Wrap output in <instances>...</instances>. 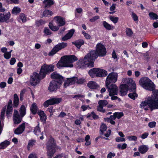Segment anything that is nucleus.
<instances>
[{"instance_id": "obj_13", "label": "nucleus", "mask_w": 158, "mask_h": 158, "mask_svg": "<svg viewBox=\"0 0 158 158\" xmlns=\"http://www.w3.org/2000/svg\"><path fill=\"white\" fill-rule=\"evenodd\" d=\"M64 57V61L67 63L68 67H73V65L72 64L73 62L77 60V58L74 55L66 56Z\"/></svg>"}, {"instance_id": "obj_6", "label": "nucleus", "mask_w": 158, "mask_h": 158, "mask_svg": "<svg viewBox=\"0 0 158 158\" xmlns=\"http://www.w3.org/2000/svg\"><path fill=\"white\" fill-rule=\"evenodd\" d=\"M140 85L144 89L153 91L155 90V85L152 81L147 77L141 78L139 81Z\"/></svg>"}, {"instance_id": "obj_23", "label": "nucleus", "mask_w": 158, "mask_h": 158, "mask_svg": "<svg viewBox=\"0 0 158 158\" xmlns=\"http://www.w3.org/2000/svg\"><path fill=\"white\" fill-rule=\"evenodd\" d=\"M88 87L92 89H96L99 87V85L95 81H89L87 84Z\"/></svg>"}, {"instance_id": "obj_42", "label": "nucleus", "mask_w": 158, "mask_h": 158, "mask_svg": "<svg viewBox=\"0 0 158 158\" xmlns=\"http://www.w3.org/2000/svg\"><path fill=\"white\" fill-rule=\"evenodd\" d=\"M44 33L47 36L50 35L52 32L47 27H45L44 30Z\"/></svg>"}, {"instance_id": "obj_35", "label": "nucleus", "mask_w": 158, "mask_h": 158, "mask_svg": "<svg viewBox=\"0 0 158 158\" xmlns=\"http://www.w3.org/2000/svg\"><path fill=\"white\" fill-rule=\"evenodd\" d=\"M21 11V10L20 8L16 6H15L12 10L11 13L12 14L16 15L19 14Z\"/></svg>"}, {"instance_id": "obj_34", "label": "nucleus", "mask_w": 158, "mask_h": 158, "mask_svg": "<svg viewBox=\"0 0 158 158\" xmlns=\"http://www.w3.org/2000/svg\"><path fill=\"white\" fill-rule=\"evenodd\" d=\"M73 77L75 78H74L75 79L74 80V85L76 84H81L84 83L85 82V80L83 79H78V77Z\"/></svg>"}, {"instance_id": "obj_4", "label": "nucleus", "mask_w": 158, "mask_h": 158, "mask_svg": "<svg viewBox=\"0 0 158 158\" xmlns=\"http://www.w3.org/2000/svg\"><path fill=\"white\" fill-rule=\"evenodd\" d=\"M99 56L96 53L95 50L91 51L85 55L84 58L79 60V63L81 67H87L89 68L94 67V62L95 60L98 58Z\"/></svg>"}, {"instance_id": "obj_58", "label": "nucleus", "mask_w": 158, "mask_h": 158, "mask_svg": "<svg viewBox=\"0 0 158 158\" xmlns=\"http://www.w3.org/2000/svg\"><path fill=\"white\" fill-rule=\"evenodd\" d=\"M115 156V154L114 153H112L110 152L108 154L107 157V158H112Z\"/></svg>"}, {"instance_id": "obj_30", "label": "nucleus", "mask_w": 158, "mask_h": 158, "mask_svg": "<svg viewBox=\"0 0 158 158\" xmlns=\"http://www.w3.org/2000/svg\"><path fill=\"white\" fill-rule=\"evenodd\" d=\"M26 108L25 105H22L19 110V113L22 117H24L26 114Z\"/></svg>"}, {"instance_id": "obj_62", "label": "nucleus", "mask_w": 158, "mask_h": 158, "mask_svg": "<svg viewBox=\"0 0 158 158\" xmlns=\"http://www.w3.org/2000/svg\"><path fill=\"white\" fill-rule=\"evenodd\" d=\"M6 82H1L0 83V87L2 88H4L6 86Z\"/></svg>"}, {"instance_id": "obj_43", "label": "nucleus", "mask_w": 158, "mask_h": 158, "mask_svg": "<svg viewBox=\"0 0 158 158\" xmlns=\"http://www.w3.org/2000/svg\"><path fill=\"white\" fill-rule=\"evenodd\" d=\"M126 32L127 35L129 37L131 36L133 34L132 30L130 28H126Z\"/></svg>"}, {"instance_id": "obj_28", "label": "nucleus", "mask_w": 158, "mask_h": 158, "mask_svg": "<svg viewBox=\"0 0 158 158\" xmlns=\"http://www.w3.org/2000/svg\"><path fill=\"white\" fill-rule=\"evenodd\" d=\"M44 10L43 12V15L44 17H50L53 14V13L52 11L48 10L49 8H44Z\"/></svg>"}, {"instance_id": "obj_17", "label": "nucleus", "mask_w": 158, "mask_h": 158, "mask_svg": "<svg viewBox=\"0 0 158 158\" xmlns=\"http://www.w3.org/2000/svg\"><path fill=\"white\" fill-rule=\"evenodd\" d=\"M25 129V123H23L20 125L14 131L15 134L19 135L22 134L24 131Z\"/></svg>"}, {"instance_id": "obj_39", "label": "nucleus", "mask_w": 158, "mask_h": 158, "mask_svg": "<svg viewBox=\"0 0 158 158\" xmlns=\"http://www.w3.org/2000/svg\"><path fill=\"white\" fill-rule=\"evenodd\" d=\"M34 132V134L36 135H39L40 134L41 131L39 126V124L35 128Z\"/></svg>"}, {"instance_id": "obj_54", "label": "nucleus", "mask_w": 158, "mask_h": 158, "mask_svg": "<svg viewBox=\"0 0 158 158\" xmlns=\"http://www.w3.org/2000/svg\"><path fill=\"white\" fill-rule=\"evenodd\" d=\"M156 123L155 121L149 122L148 124V126L150 128H153L156 126Z\"/></svg>"}, {"instance_id": "obj_51", "label": "nucleus", "mask_w": 158, "mask_h": 158, "mask_svg": "<svg viewBox=\"0 0 158 158\" xmlns=\"http://www.w3.org/2000/svg\"><path fill=\"white\" fill-rule=\"evenodd\" d=\"M5 112H6V108H3L2 109V111L1 113L0 117H1V119H3L4 118Z\"/></svg>"}, {"instance_id": "obj_19", "label": "nucleus", "mask_w": 158, "mask_h": 158, "mask_svg": "<svg viewBox=\"0 0 158 158\" xmlns=\"http://www.w3.org/2000/svg\"><path fill=\"white\" fill-rule=\"evenodd\" d=\"M75 78L73 77L67 78L66 80L65 81L64 83V87L66 88L70 85H74V80L75 79L73 78Z\"/></svg>"}, {"instance_id": "obj_46", "label": "nucleus", "mask_w": 158, "mask_h": 158, "mask_svg": "<svg viewBox=\"0 0 158 158\" xmlns=\"http://www.w3.org/2000/svg\"><path fill=\"white\" fill-rule=\"evenodd\" d=\"M45 21L43 20L42 19H40L38 20H36L35 21V24L38 27H39L40 26L45 24Z\"/></svg>"}, {"instance_id": "obj_59", "label": "nucleus", "mask_w": 158, "mask_h": 158, "mask_svg": "<svg viewBox=\"0 0 158 158\" xmlns=\"http://www.w3.org/2000/svg\"><path fill=\"white\" fill-rule=\"evenodd\" d=\"M19 101H13V107L14 108H17L19 106Z\"/></svg>"}, {"instance_id": "obj_36", "label": "nucleus", "mask_w": 158, "mask_h": 158, "mask_svg": "<svg viewBox=\"0 0 158 158\" xmlns=\"http://www.w3.org/2000/svg\"><path fill=\"white\" fill-rule=\"evenodd\" d=\"M106 129L107 126L106 125L103 123H102L100 127V135H103L104 132L106 131Z\"/></svg>"}, {"instance_id": "obj_40", "label": "nucleus", "mask_w": 158, "mask_h": 158, "mask_svg": "<svg viewBox=\"0 0 158 158\" xmlns=\"http://www.w3.org/2000/svg\"><path fill=\"white\" fill-rule=\"evenodd\" d=\"M13 106H7L6 111V114L7 116H9V114H12V113L13 111Z\"/></svg>"}, {"instance_id": "obj_3", "label": "nucleus", "mask_w": 158, "mask_h": 158, "mask_svg": "<svg viewBox=\"0 0 158 158\" xmlns=\"http://www.w3.org/2000/svg\"><path fill=\"white\" fill-rule=\"evenodd\" d=\"M117 73L114 72L110 73L106 77V86L108 89L110 96L117 94L118 87L115 84H113L117 81Z\"/></svg>"}, {"instance_id": "obj_48", "label": "nucleus", "mask_w": 158, "mask_h": 158, "mask_svg": "<svg viewBox=\"0 0 158 158\" xmlns=\"http://www.w3.org/2000/svg\"><path fill=\"white\" fill-rule=\"evenodd\" d=\"M98 103L99 105H100L103 106L107 105L108 104V102L106 100H100L98 102Z\"/></svg>"}, {"instance_id": "obj_38", "label": "nucleus", "mask_w": 158, "mask_h": 158, "mask_svg": "<svg viewBox=\"0 0 158 158\" xmlns=\"http://www.w3.org/2000/svg\"><path fill=\"white\" fill-rule=\"evenodd\" d=\"M36 143V140L34 139H31L29 140L28 141L27 148L28 149L32 147L34 145H35V143Z\"/></svg>"}, {"instance_id": "obj_11", "label": "nucleus", "mask_w": 158, "mask_h": 158, "mask_svg": "<svg viewBox=\"0 0 158 158\" xmlns=\"http://www.w3.org/2000/svg\"><path fill=\"white\" fill-rule=\"evenodd\" d=\"M62 99L61 98L56 97L51 98L50 99L45 101L43 104L45 107H48L49 105H53L58 104L62 102Z\"/></svg>"}, {"instance_id": "obj_24", "label": "nucleus", "mask_w": 158, "mask_h": 158, "mask_svg": "<svg viewBox=\"0 0 158 158\" xmlns=\"http://www.w3.org/2000/svg\"><path fill=\"white\" fill-rule=\"evenodd\" d=\"M72 44L75 45L77 48L80 49L81 46L84 44V41L83 40L79 39L72 42Z\"/></svg>"}, {"instance_id": "obj_18", "label": "nucleus", "mask_w": 158, "mask_h": 158, "mask_svg": "<svg viewBox=\"0 0 158 158\" xmlns=\"http://www.w3.org/2000/svg\"><path fill=\"white\" fill-rule=\"evenodd\" d=\"M54 3L53 0H44L43 2L44 8L50 9Z\"/></svg>"}, {"instance_id": "obj_10", "label": "nucleus", "mask_w": 158, "mask_h": 158, "mask_svg": "<svg viewBox=\"0 0 158 158\" xmlns=\"http://www.w3.org/2000/svg\"><path fill=\"white\" fill-rule=\"evenodd\" d=\"M67 43L61 42L56 45L52 50L49 53V56H52L62 49L66 48L67 46Z\"/></svg>"}, {"instance_id": "obj_56", "label": "nucleus", "mask_w": 158, "mask_h": 158, "mask_svg": "<svg viewBox=\"0 0 158 158\" xmlns=\"http://www.w3.org/2000/svg\"><path fill=\"white\" fill-rule=\"evenodd\" d=\"M88 108L90 109L89 105H82L81 107V108L82 110V111H83L86 110Z\"/></svg>"}, {"instance_id": "obj_55", "label": "nucleus", "mask_w": 158, "mask_h": 158, "mask_svg": "<svg viewBox=\"0 0 158 158\" xmlns=\"http://www.w3.org/2000/svg\"><path fill=\"white\" fill-rule=\"evenodd\" d=\"M99 19V16H95L89 19V21L91 22H94L96 20Z\"/></svg>"}, {"instance_id": "obj_63", "label": "nucleus", "mask_w": 158, "mask_h": 158, "mask_svg": "<svg viewBox=\"0 0 158 158\" xmlns=\"http://www.w3.org/2000/svg\"><path fill=\"white\" fill-rule=\"evenodd\" d=\"M112 58H113L114 59L117 58V55L116 54L114 50L112 52Z\"/></svg>"}, {"instance_id": "obj_33", "label": "nucleus", "mask_w": 158, "mask_h": 158, "mask_svg": "<svg viewBox=\"0 0 158 158\" xmlns=\"http://www.w3.org/2000/svg\"><path fill=\"white\" fill-rule=\"evenodd\" d=\"M10 144L9 141L5 140L0 143V149L6 148Z\"/></svg>"}, {"instance_id": "obj_1", "label": "nucleus", "mask_w": 158, "mask_h": 158, "mask_svg": "<svg viewBox=\"0 0 158 158\" xmlns=\"http://www.w3.org/2000/svg\"><path fill=\"white\" fill-rule=\"evenodd\" d=\"M54 65L52 64H44L41 67L39 73L34 72L31 76L30 82L32 86H35L40 81L45 78L47 75L49 74L54 70Z\"/></svg>"}, {"instance_id": "obj_16", "label": "nucleus", "mask_w": 158, "mask_h": 158, "mask_svg": "<svg viewBox=\"0 0 158 158\" xmlns=\"http://www.w3.org/2000/svg\"><path fill=\"white\" fill-rule=\"evenodd\" d=\"M54 19L59 27L63 26L65 24L64 19L61 16H56L54 17Z\"/></svg>"}, {"instance_id": "obj_57", "label": "nucleus", "mask_w": 158, "mask_h": 158, "mask_svg": "<svg viewBox=\"0 0 158 158\" xmlns=\"http://www.w3.org/2000/svg\"><path fill=\"white\" fill-rule=\"evenodd\" d=\"M16 61L15 58L14 57H12L10 59V63L11 65H13L15 63Z\"/></svg>"}, {"instance_id": "obj_12", "label": "nucleus", "mask_w": 158, "mask_h": 158, "mask_svg": "<svg viewBox=\"0 0 158 158\" xmlns=\"http://www.w3.org/2000/svg\"><path fill=\"white\" fill-rule=\"evenodd\" d=\"M61 85L55 80H52L50 81L48 89L51 92H56Z\"/></svg>"}, {"instance_id": "obj_25", "label": "nucleus", "mask_w": 158, "mask_h": 158, "mask_svg": "<svg viewBox=\"0 0 158 158\" xmlns=\"http://www.w3.org/2000/svg\"><path fill=\"white\" fill-rule=\"evenodd\" d=\"M30 111L31 113L34 115L37 113V111L38 110V108L36 103L34 102L30 107Z\"/></svg>"}, {"instance_id": "obj_15", "label": "nucleus", "mask_w": 158, "mask_h": 158, "mask_svg": "<svg viewBox=\"0 0 158 158\" xmlns=\"http://www.w3.org/2000/svg\"><path fill=\"white\" fill-rule=\"evenodd\" d=\"M10 16L11 14L9 12L5 14L0 13V23H8Z\"/></svg>"}, {"instance_id": "obj_47", "label": "nucleus", "mask_w": 158, "mask_h": 158, "mask_svg": "<svg viewBox=\"0 0 158 158\" xmlns=\"http://www.w3.org/2000/svg\"><path fill=\"white\" fill-rule=\"evenodd\" d=\"M114 114L116 117V118L119 119L120 118L124 116V114L123 112H115Z\"/></svg>"}, {"instance_id": "obj_5", "label": "nucleus", "mask_w": 158, "mask_h": 158, "mask_svg": "<svg viewBox=\"0 0 158 158\" xmlns=\"http://www.w3.org/2000/svg\"><path fill=\"white\" fill-rule=\"evenodd\" d=\"M89 76L92 78L103 77L108 74L107 71L99 68H94L90 69L88 72Z\"/></svg>"}, {"instance_id": "obj_22", "label": "nucleus", "mask_w": 158, "mask_h": 158, "mask_svg": "<svg viewBox=\"0 0 158 158\" xmlns=\"http://www.w3.org/2000/svg\"><path fill=\"white\" fill-rule=\"evenodd\" d=\"M37 114L40 116L41 121L44 123H45L47 119V116L44 111L40 110L37 112Z\"/></svg>"}, {"instance_id": "obj_60", "label": "nucleus", "mask_w": 158, "mask_h": 158, "mask_svg": "<svg viewBox=\"0 0 158 158\" xmlns=\"http://www.w3.org/2000/svg\"><path fill=\"white\" fill-rule=\"evenodd\" d=\"M148 135H149V134L148 133L145 132L142 135L141 138L143 139H146V138H147L148 137Z\"/></svg>"}, {"instance_id": "obj_27", "label": "nucleus", "mask_w": 158, "mask_h": 158, "mask_svg": "<svg viewBox=\"0 0 158 158\" xmlns=\"http://www.w3.org/2000/svg\"><path fill=\"white\" fill-rule=\"evenodd\" d=\"M23 117H22L20 115L18 116H13V120L14 123L16 124H19L21 122Z\"/></svg>"}, {"instance_id": "obj_9", "label": "nucleus", "mask_w": 158, "mask_h": 158, "mask_svg": "<svg viewBox=\"0 0 158 158\" xmlns=\"http://www.w3.org/2000/svg\"><path fill=\"white\" fill-rule=\"evenodd\" d=\"M95 50L98 56L100 57H104L107 53L106 48L103 44L101 43H98L97 44Z\"/></svg>"}, {"instance_id": "obj_41", "label": "nucleus", "mask_w": 158, "mask_h": 158, "mask_svg": "<svg viewBox=\"0 0 158 158\" xmlns=\"http://www.w3.org/2000/svg\"><path fill=\"white\" fill-rule=\"evenodd\" d=\"M149 16L150 18L152 19H158V16L156 14L152 12L149 13Z\"/></svg>"}, {"instance_id": "obj_50", "label": "nucleus", "mask_w": 158, "mask_h": 158, "mask_svg": "<svg viewBox=\"0 0 158 158\" xmlns=\"http://www.w3.org/2000/svg\"><path fill=\"white\" fill-rule=\"evenodd\" d=\"M127 147V144L126 143H124L122 146L120 144H118L117 145V148L118 149H121L122 150H124Z\"/></svg>"}, {"instance_id": "obj_29", "label": "nucleus", "mask_w": 158, "mask_h": 158, "mask_svg": "<svg viewBox=\"0 0 158 158\" xmlns=\"http://www.w3.org/2000/svg\"><path fill=\"white\" fill-rule=\"evenodd\" d=\"M148 148L146 145H143L139 147L138 150L141 153L144 154L148 151Z\"/></svg>"}, {"instance_id": "obj_14", "label": "nucleus", "mask_w": 158, "mask_h": 158, "mask_svg": "<svg viewBox=\"0 0 158 158\" xmlns=\"http://www.w3.org/2000/svg\"><path fill=\"white\" fill-rule=\"evenodd\" d=\"M51 78L56 79L55 80L60 84H62L64 81L63 77L56 72H54L51 74Z\"/></svg>"}, {"instance_id": "obj_44", "label": "nucleus", "mask_w": 158, "mask_h": 158, "mask_svg": "<svg viewBox=\"0 0 158 158\" xmlns=\"http://www.w3.org/2000/svg\"><path fill=\"white\" fill-rule=\"evenodd\" d=\"M19 19L22 20L23 23H25L27 21L26 17L23 13H21L20 15Z\"/></svg>"}, {"instance_id": "obj_53", "label": "nucleus", "mask_w": 158, "mask_h": 158, "mask_svg": "<svg viewBox=\"0 0 158 158\" xmlns=\"http://www.w3.org/2000/svg\"><path fill=\"white\" fill-rule=\"evenodd\" d=\"M128 139L130 141H136L137 139V137L136 136H129L128 137Z\"/></svg>"}, {"instance_id": "obj_8", "label": "nucleus", "mask_w": 158, "mask_h": 158, "mask_svg": "<svg viewBox=\"0 0 158 158\" xmlns=\"http://www.w3.org/2000/svg\"><path fill=\"white\" fill-rule=\"evenodd\" d=\"M153 102L154 101L152 99V97H149L146 101H142L141 102L140 106L141 108H143L144 107L148 105L151 111L153 110L158 109V107Z\"/></svg>"}, {"instance_id": "obj_52", "label": "nucleus", "mask_w": 158, "mask_h": 158, "mask_svg": "<svg viewBox=\"0 0 158 158\" xmlns=\"http://www.w3.org/2000/svg\"><path fill=\"white\" fill-rule=\"evenodd\" d=\"M131 17L135 21H137L138 18L137 15L134 12L132 13Z\"/></svg>"}, {"instance_id": "obj_20", "label": "nucleus", "mask_w": 158, "mask_h": 158, "mask_svg": "<svg viewBox=\"0 0 158 158\" xmlns=\"http://www.w3.org/2000/svg\"><path fill=\"white\" fill-rule=\"evenodd\" d=\"M64 57L63 56L61 57L60 60L56 64V66L58 68L60 69L62 67H68L67 63H66L65 61H64Z\"/></svg>"}, {"instance_id": "obj_37", "label": "nucleus", "mask_w": 158, "mask_h": 158, "mask_svg": "<svg viewBox=\"0 0 158 158\" xmlns=\"http://www.w3.org/2000/svg\"><path fill=\"white\" fill-rule=\"evenodd\" d=\"M49 28L53 31H56L59 29V27L58 26H54L53 24L50 23L48 25Z\"/></svg>"}, {"instance_id": "obj_21", "label": "nucleus", "mask_w": 158, "mask_h": 158, "mask_svg": "<svg viewBox=\"0 0 158 158\" xmlns=\"http://www.w3.org/2000/svg\"><path fill=\"white\" fill-rule=\"evenodd\" d=\"M74 32L75 30L73 29L69 30V32L62 37V40L64 41L70 39L72 37Z\"/></svg>"}, {"instance_id": "obj_45", "label": "nucleus", "mask_w": 158, "mask_h": 158, "mask_svg": "<svg viewBox=\"0 0 158 158\" xmlns=\"http://www.w3.org/2000/svg\"><path fill=\"white\" fill-rule=\"evenodd\" d=\"M12 50H11L10 52H6L4 54V57L6 59H9L11 57V52Z\"/></svg>"}, {"instance_id": "obj_49", "label": "nucleus", "mask_w": 158, "mask_h": 158, "mask_svg": "<svg viewBox=\"0 0 158 158\" xmlns=\"http://www.w3.org/2000/svg\"><path fill=\"white\" fill-rule=\"evenodd\" d=\"M118 17H115L113 16H111L110 17V19L114 23H117L118 20Z\"/></svg>"}, {"instance_id": "obj_7", "label": "nucleus", "mask_w": 158, "mask_h": 158, "mask_svg": "<svg viewBox=\"0 0 158 158\" xmlns=\"http://www.w3.org/2000/svg\"><path fill=\"white\" fill-rule=\"evenodd\" d=\"M56 143L53 138L51 137L47 143V155L48 158H51L55 152Z\"/></svg>"}, {"instance_id": "obj_26", "label": "nucleus", "mask_w": 158, "mask_h": 158, "mask_svg": "<svg viewBox=\"0 0 158 158\" xmlns=\"http://www.w3.org/2000/svg\"><path fill=\"white\" fill-rule=\"evenodd\" d=\"M154 97H152V99L158 107V90L156 89L154 92Z\"/></svg>"}, {"instance_id": "obj_64", "label": "nucleus", "mask_w": 158, "mask_h": 158, "mask_svg": "<svg viewBox=\"0 0 158 158\" xmlns=\"http://www.w3.org/2000/svg\"><path fill=\"white\" fill-rule=\"evenodd\" d=\"M28 158H37V157L35 154L31 153L29 155Z\"/></svg>"}, {"instance_id": "obj_2", "label": "nucleus", "mask_w": 158, "mask_h": 158, "mask_svg": "<svg viewBox=\"0 0 158 158\" xmlns=\"http://www.w3.org/2000/svg\"><path fill=\"white\" fill-rule=\"evenodd\" d=\"M124 81L126 83L125 84H122L119 86L120 89V95L124 96L127 94V92L129 90L130 92H133L130 93L128 94V96L133 100H135L138 97V94L136 93V85L135 83L133 80L130 78H125L124 79Z\"/></svg>"}, {"instance_id": "obj_61", "label": "nucleus", "mask_w": 158, "mask_h": 158, "mask_svg": "<svg viewBox=\"0 0 158 158\" xmlns=\"http://www.w3.org/2000/svg\"><path fill=\"white\" fill-rule=\"evenodd\" d=\"M116 4H113L110 8V10L111 11H113L115 10Z\"/></svg>"}, {"instance_id": "obj_31", "label": "nucleus", "mask_w": 158, "mask_h": 158, "mask_svg": "<svg viewBox=\"0 0 158 158\" xmlns=\"http://www.w3.org/2000/svg\"><path fill=\"white\" fill-rule=\"evenodd\" d=\"M91 116L94 120L98 119L99 118V116L96 114L94 111H92L91 113H88L86 115V118H89Z\"/></svg>"}, {"instance_id": "obj_32", "label": "nucleus", "mask_w": 158, "mask_h": 158, "mask_svg": "<svg viewBox=\"0 0 158 158\" xmlns=\"http://www.w3.org/2000/svg\"><path fill=\"white\" fill-rule=\"evenodd\" d=\"M102 23L103 27L107 30H113L114 28V26H111L106 21H103Z\"/></svg>"}]
</instances>
